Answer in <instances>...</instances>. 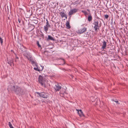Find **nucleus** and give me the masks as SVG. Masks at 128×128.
Returning <instances> with one entry per match:
<instances>
[{"instance_id":"1","label":"nucleus","mask_w":128,"mask_h":128,"mask_svg":"<svg viewBox=\"0 0 128 128\" xmlns=\"http://www.w3.org/2000/svg\"><path fill=\"white\" fill-rule=\"evenodd\" d=\"M38 81L39 83L44 88L46 87V81L45 80V78L41 75H40L39 76Z\"/></svg>"},{"instance_id":"2","label":"nucleus","mask_w":128,"mask_h":128,"mask_svg":"<svg viewBox=\"0 0 128 128\" xmlns=\"http://www.w3.org/2000/svg\"><path fill=\"white\" fill-rule=\"evenodd\" d=\"M93 24L94 26L93 27L96 32L98 31V29H99L101 26L100 24H99L97 20L94 21Z\"/></svg>"},{"instance_id":"3","label":"nucleus","mask_w":128,"mask_h":128,"mask_svg":"<svg viewBox=\"0 0 128 128\" xmlns=\"http://www.w3.org/2000/svg\"><path fill=\"white\" fill-rule=\"evenodd\" d=\"M24 91L22 90L19 87H16V94L21 95L24 94Z\"/></svg>"},{"instance_id":"4","label":"nucleus","mask_w":128,"mask_h":128,"mask_svg":"<svg viewBox=\"0 0 128 128\" xmlns=\"http://www.w3.org/2000/svg\"><path fill=\"white\" fill-rule=\"evenodd\" d=\"M18 46L19 51H20L21 52L23 53L25 51V48L22 45L20 44L19 45H18Z\"/></svg>"},{"instance_id":"5","label":"nucleus","mask_w":128,"mask_h":128,"mask_svg":"<svg viewBox=\"0 0 128 128\" xmlns=\"http://www.w3.org/2000/svg\"><path fill=\"white\" fill-rule=\"evenodd\" d=\"M78 9L76 8H74L73 9L71 10L68 13V15L69 16L73 14H74L78 11Z\"/></svg>"},{"instance_id":"6","label":"nucleus","mask_w":128,"mask_h":128,"mask_svg":"<svg viewBox=\"0 0 128 128\" xmlns=\"http://www.w3.org/2000/svg\"><path fill=\"white\" fill-rule=\"evenodd\" d=\"M40 95V97H42L44 98H46L48 96L49 94L48 93L42 92H41Z\"/></svg>"},{"instance_id":"7","label":"nucleus","mask_w":128,"mask_h":128,"mask_svg":"<svg viewBox=\"0 0 128 128\" xmlns=\"http://www.w3.org/2000/svg\"><path fill=\"white\" fill-rule=\"evenodd\" d=\"M87 30V28L84 27L83 28H81L79 30L78 32L79 34H82L85 32Z\"/></svg>"},{"instance_id":"8","label":"nucleus","mask_w":128,"mask_h":128,"mask_svg":"<svg viewBox=\"0 0 128 128\" xmlns=\"http://www.w3.org/2000/svg\"><path fill=\"white\" fill-rule=\"evenodd\" d=\"M46 26L44 27V30L46 32H47L48 30V27H50V25L48 22L47 19L46 20Z\"/></svg>"},{"instance_id":"9","label":"nucleus","mask_w":128,"mask_h":128,"mask_svg":"<svg viewBox=\"0 0 128 128\" xmlns=\"http://www.w3.org/2000/svg\"><path fill=\"white\" fill-rule=\"evenodd\" d=\"M76 110L77 111H78V112L80 116H84V115L83 114L81 110H78L76 109Z\"/></svg>"},{"instance_id":"10","label":"nucleus","mask_w":128,"mask_h":128,"mask_svg":"<svg viewBox=\"0 0 128 128\" xmlns=\"http://www.w3.org/2000/svg\"><path fill=\"white\" fill-rule=\"evenodd\" d=\"M57 84L58 85H56L55 87L54 88L56 90L58 91L61 89V86L58 85V84Z\"/></svg>"},{"instance_id":"11","label":"nucleus","mask_w":128,"mask_h":128,"mask_svg":"<svg viewBox=\"0 0 128 128\" xmlns=\"http://www.w3.org/2000/svg\"><path fill=\"white\" fill-rule=\"evenodd\" d=\"M40 67H42V68L41 69H40V68H39V69L37 68H34V69L38 71H42L44 69V66H40Z\"/></svg>"},{"instance_id":"12","label":"nucleus","mask_w":128,"mask_h":128,"mask_svg":"<svg viewBox=\"0 0 128 128\" xmlns=\"http://www.w3.org/2000/svg\"><path fill=\"white\" fill-rule=\"evenodd\" d=\"M60 14L62 18L65 17L66 18H67V16L66 14L63 12H61Z\"/></svg>"},{"instance_id":"13","label":"nucleus","mask_w":128,"mask_h":128,"mask_svg":"<svg viewBox=\"0 0 128 128\" xmlns=\"http://www.w3.org/2000/svg\"><path fill=\"white\" fill-rule=\"evenodd\" d=\"M29 60L30 61L32 62V64H35L36 66L38 67V66L37 64V63H36L33 60V59L32 58V57H30V59Z\"/></svg>"},{"instance_id":"14","label":"nucleus","mask_w":128,"mask_h":128,"mask_svg":"<svg viewBox=\"0 0 128 128\" xmlns=\"http://www.w3.org/2000/svg\"><path fill=\"white\" fill-rule=\"evenodd\" d=\"M10 88V90L12 91H14L15 92H16V89L15 88V86H14L12 87L11 88H10V87H9L8 88V90Z\"/></svg>"},{"instance_id":"15","label":"nucleus","mask_w":128,"mask_h":128,"mask_svg":"<svg viewBox=\"0 0 128 128\" xmlns=\"http://www.w3.org/2000/svg\"><path fill=\"white\" fill-rule=\"evenodd\" d=\"M102 43L103 44L102 46V48L104 49L105 48L106 46V42L104 40Z\"/></svg>"},{"instance_id":"16","label":"nucleus","mask_w":128,"mask_h":128,"mask_svg":"<svg viewBox=\"0 0 128 128\" xmlns=\"http://www.w3.org/2000/svg\"><path fill=\"white\" fill-rule=\"evenodd\" d=\"M52 40L53 41L55 40V39L52 36H51L50 35H48V39L47 40Z\"/></svg>"},{"instance_id":"17","label":"nucleus","mask_w":128,"mask_h":128,"mask_svg":"<svg viewBox=\"0 0 128 128\" xmlns=\"http://www.w3.org/2000/svg\"><path fill=\"white\" fill-rule=\"evenodd\" d=\"M66 26L67 28L69 29L71 27L70 25V23L69 22H67L66 23Z\"/></svg>"},{"instance_id":"18","label":"nucleus","mask_w":128,"mask_h":128,"mask_svg":"<svg viewBox=\"0 0 128 128\" xmlns=\"http://www.w3.org/2000/svg\"><path fill=\"white\" fill-rule=\"evenodd\" d=\"M92 20V16L91 15H90L88 17V20L89 22H90Z\"/></svg>"},{"instance_id":"19","label":"nucleus","mask_w":128,"mask_h":128,"mask_svg":"<svg viewBox=\"0 0 128 128\" xmlns=\"http://www.w3.org/2000/svg\"><path fill=\"white\" fill-rule=\"evenodd\" d=\"M80 4V2H79V0H78L75 2H74L73 3V4L74 5H76V4Z\"/></svg>"},{"instance_id":"20","label":"nucleus","mask_w":128,"mask_h":128,"mask_svg":"<svg viewBox=\"0 0 128 128\" xmlns=\"http://www.w3.org/2000/svg\"><path fill=\"white\" fill-rule=\"evenodd\" d=\"M8 125L10 128H14L12 126V124L10 122H8Z\"/></svg>"},{"instance_id":"21","label":"nucleus","mask_w":128,"mask_h":128,"mask_svg":"<svg viewBox=\"0 0 128 128\" xmlns=\"http://www.w3.org/2000/svg\"><path fill=\"white\" fill-rule=\"evenodd\" d=\"M82 12L84 13V14L86 16V15L88 14V13L86 11H84L83 10H82Z\"/></svg>"},{"instance_id":"22","label":"nucleus","mask_w":128,"mask_h":128,"mask_svg":"<svg viewBox=\"0 0 128 128\" xmlns=\"http://www.w3.org/2000/svg\"><path fill=\"white\" fill-rule=\"evenodd\" d=\"M0 41L1 45H2L3 42V40L1 37H0Z\"/></svg>"},{"instance_id":"23","label":"nucleus","mask_w":128,"mask_h":128,"mask_svg":"<svg viewBox=\"0 0 128 128\" xmlns=\"http://www.w3.org/2000/svg\"><path fill=\"white\" fill-rule=\"evenodd\" d=\"M37 45H38V46L39 47H41V46L39 44V42L38 41H37Z\"/></svg>"},{"instance_id":"24","label":"nucleus","mask_w":128,"mask_h":128,"mask_svg":"<svg viewBox=\"0 0 128 128\" xmlns=\"http://www.w3.org/2000/svg\"><path fill=\"white\" fill-rule=\"evenodd\" d=\"M104 17L106 18L107 19L108 18L109 16L108 15H106L104 16Z\"/></svg>"},{"instance_id":"25","label":"nucleus","mask_w":128,"mask_h":128,"mask_svg":"<svg viewBox=\"0 0 128 128\" xmlns=\"http://www.w3.org/2000/svg\"><path fill=\"white\" fill-rule=\"evenodd\" d=\"M34 22L36 24H37L38 22V21L37 20H34Z\"/></svg>"},{"instance_id":"26","label":"nucleus","mask_w":128,"mask_h":128,"mask_svg":"<svg viewBox=\"0 0 128 128\" xmlns=\"http://www.w3.org/2000/svg\"><path fill=\"white\" fill-rule=\"evenodd\" d=\"M8 63L10 64V66H11V65L12 64V63L10 61L8 62Z\"/></svg>"},{"instance_id":"27","label":"nucleus","mask_w":128,"mask_h":128,"mask_svg":"<svg viewBox=\"0 0 128 128\" xmlns=\"http://www.w3.org/2000/svg\"><path fill=\"white\" fill-rule=\"evenodd\" d=\"M41 37L43 38H44V35L43 34H42L41 35Z\"/></svg>"},{"instance_id":"28","label":"nucleus","mask_w":128,"mask_h":128,"mask_svg":"<svg viewBox=\"0 0 128 128\" xmlns=\"http://www.w3.org/2000/svg\"><path fill=\"white\" fill-rule=\"evenodd\" d=\"M36 93L37 94H38V95L40 96V94H41V93H39L38 92H36Z\"/></svg>"},{"instance_id":"29","label":"nucleus","mask_w":128,"mask_h":128,"mask_svg":"<svg viewBox=\"0 0 128 128\" xmlns=\"http://www.w3.org/2000/svg\"><path fill=\"white\" fill-rule=\"evenodd\" d=\"M18 21L19 23H20L21 22V20L20 19L18 18Z\"/></svg>"},{"instance_id":"30","label":"nucleus","mask_w":128,"mask_h":128,"mask_svg":"<svg viewBox=\"0 0 128 128\" xmlns=\"http://www.w3.org/2000/svg\"><path fill=\"white\" fill-rule=\"evenodd\" d=\"M115 102H116V103H117V104H119L118 103V100H116V101H114Z\"/></svg>"},{"instance_id":"31","label":"nucleus","mask_w":128,"mask_h":128,"mask_svg":"<svg viewBox=\"0 0 128 128\" xmlns=\"http://www.w3.org/2000/svg\"><path fill=\"white\" fill-rule=\"evenodd\" d=\"M11 51L12 52H13V53H14V54H16L14 52V51H13V50H11Z\"/></svg>"},{"instance_id":"32","label":"nucleus","mask_w":128,"mask_h":128,"mask_svg":"<svg viewBox=\"0 0 128 128\" xmlns=\"http://www.w3.org/2000/svg\"><path fill=\"white\" fill-rule=\"evenodd\" d=\"M60 59H61V60H64V59L63 58H60Z\"/></svg>"},{"instance_id":"33","label":"nucleus","mask_w":128,"mask_h":128,"mask_svg":"<svg viewBox=\"0 0 128 128\" xmlns=\"http://www.w3.org/2000/svg\"><path fill=\"white\" fill-rule=\"evenodd\" d=\"M87 10L88 11V12H90V10L89 9H87Z\"/></svg>"},{"instance_id":"34","label":"nucleus","mask_w":128,"mask_h":128,"mask_svg":"<svg viewBox=\"0 0 128 128\" xmlns=\"http://www.w3.org/2000/svg\"><path fill=\"white\" fill-rule=\"evenodd\" d=\"M32 26L33 27V29L32 30H33L34 28V26H33V25H32Z\"/></svg>"},{"instance_id":"35","label":"nucleus","mask_w":128,"mask_h":128,"mask_svg":"<svg viewBox=\"0 0 128 128\" xmlns=\"http://www.w3.org/2000/svg\"><path fill=\"white\" fill-rule=\"evenodd\" d=\"M88 32H87L86 33V34H88Z\"/></svg>"},{"instance_id":"36","label":"nucleus","mask_w":128,"mask_h":128,"mask_svg":"<svg viewBox=\"0 0 128 128\" xmlns=\"http://www.w3.org/2000/svg\"><path fill=\"white\" fill-rule=\"evenodd\" d=\"M17 58L18 59V57H16V58Z\"/></svg>"},{"instance_id":"37","label":"nucleus","mask_w":128,"mask_h":128,"mask_svg":"<svg viewBox=\"0 0 128 128\" xmlns=\"http://www.w3.org/2000/svg\"><path fill=\"white\" fill-rule=\"evenodd\" d=\"M41 67V68H40V69H41L42 68V67Z\"/></svg>"}]
</instances>
